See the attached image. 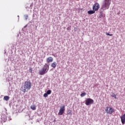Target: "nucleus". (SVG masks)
Wrapping results in <instances>:
<instances>
[{
  "label": "nucleus",
  "mask_w": 125,
  "mask_h": 125,
  "mask_svg": "<svg viewBox=\"0 0 125 125\" xmlns=\"http://www.w3.org/2000/svg\"><path fill=\"white\" fill-rule=\"evenodd\" d=\"M32 87V83L30 81H26L24 83V85L21 87V90L22 91V92H26L27 90H29V89H31V88Z\"/></svg>",
  "instance_id": "nucleus-1"
},
{
  "label": "nucleus",
  "mask_w": 125,
  "mask_h": 125,
  "mask_svg": "<svg viewBox=\"0 0 125 125\" xmlns=\"http://www.w3.org/2000/svg\"><path fill=\"white\" fill-rule=\"evenodd\" d=\"M111 0H104L102 3L101 9L102 10H106V9H109L110 7V5L111 4Z\"/></svg>",
  "instance_id": "nucleus-2"
},
{
  "label": "nucleus",
  "mask_w": 125,
  "mask_h": 125,
  "mask_svg": "<svg viewBox=\"0 0 125 125\" xmlns=\"http://www.w3.org/2000/svg\"><path fill=\"white\" fill-rule=\"evenodd\" d=\"M49 70V65L47 64H45L43 67L42 68V70L39 71V74L42 76L44 74H46L48 70Z\"/></svg>",
  "instance_id": "nucleus-3"
},
{
  "label": "nucleus",
  "mask_w": 125,
  "mask_h": 125,
  "mask_svg": "<svg viewBox=\"0 0 125 125\" xmlns=\"http://www.w3.org/2000/svg\"><path fill=\"white\" fill-rule=\"evenodd\" d=\"M105 111L109 115H111L114 112V108L111 106H107L105 109Z\"/></svg>",
  "instance_id": "nucleus-4"
},
{
  "label": "nucleus",
  "mask_w": 125,
  "mask_h": 125,
  "mask_svg": "<svg viewBox=\"0 0 125 125\" xmlns=\"http://www.w3.org/2000/svg\"><path fill=\"white\" fill-rule=\"evenodd\" d=\"M93 103H94V101L91 98H87L85 101V104L86 106H89V105H91Z\"/></svg>",
  "instance_id": "nucleus-5"
},
{
  "label": "nucleus",
  "mask_w": 125,
  "mask_h": 125,
  "mask_svg": "<svg viewBox=\"0 0 125 125\" xmlns=\"http://www.w3.org/2000/svg\"><path fill=\"white\" fill-rule=\"evenodd\" d=\"M65 112V105H63L60 107L58 115L60 116H62Z\"/></svg>",
  "instance_id": "nucleus-6"
},
{
  "label": "nucleus",
  "mask_w": 125,
  "mask_h": 125,
  "mask_svg": "<svg viewBox=\"0 0 125 125\" xmlns=\"http://www.w3.org/2000/svg\"><path fill=\"white\" fill-rule=\"evenodd\" d=\"M100 7V5H99V3H95L93 5L92 8L93 10H94L95 11H97L99 9Z\"/></svg>",
  "instance_id": "nucleus-7"
},
{
  "label": "nucleus",
  "mask_w": 125,
  "mask_h": 125,
  "mask_svg": "<svg viewBox=\"0 0 125 125\" xmlns=\"http://www.w3.org/2000/svg\"><path fill=\"white\" fill-rule=\"evenodd\" d=\"M46 62H47V63H50L51 62H53V58H52V57H48L46 59Z\"/></svg>",
  "instance_id": "nucleus-8"
},
{
  "label": "nucleus",
  "mask_w": 125,
  "mask_h": 125,
  "mask_svg": "<svg viewBox=\"0 0 125 125\" xmlns=\"http://www.w3.org/2000/svg\"><path fill=\"white\" fill-rule=\"evenodd\" d=\"M56 65H57V63L56 62H54L51 64V66L52 67V68H56Z\"/></svg>",
  "instance_id": "nucleus-9"
},
{
  "label": "nucleus",
  "mask_w": 125,
  "mask_h": 125,
  "mask_svg": "<svg viewBox=\"0 0 125 125\" xmlns=\"http://www.w3.org/2000/svg\"><path fill=\"white\" fill-rule=\"evenodd\" d=\"M88 14L91 15V14H94L95 13V11L94 10H90L88 11Z\"/></svg>",
  "instance_id": "nucleus-10"
},
{
  "label": "nucleus",
  "mask_w": 125,
  "mask_h": 125,
  "mask_svg": "<svg viewBox=\"0 0 125 125\" xmlns=\"http://www.w3.org/2000/svg\"><path fill=\"white\" fill-rule=\"evenodd\" d=\"M30 108L32 110H35L37 109L35 105H32L30 106Z\"/></svg>",
  "instance_id": "nucleus-11"
},
{
  "label": "nucleus",
  "mask_w": 125,
  "mask_h": 125,
  "mask_svg": "<svg viewBox=\"0 0 125 125\" xmlns=\"http://www.w3.org/2000/svg\"><path fill=\"white\" fill-rule=\"evenodd\" d=\"M4 100L6 101H8L9 100V97L8 96H5L4 97Z\"/></svg>",
  "instance_id": "nucleus-12"
},
{
  "label": "nucleus",
  "mask_w": 125,
  "mask_h": 125,
  "mask_svg": "<svg viewBox=\"0 0 125 125\" xmlns=\"http://www.w3.org/2000/svg\"><path fill=\"white\" fill-rule=\"evenodd\" d=\"M70 114L72 115V110L69 109L67 111V115H70Z\"/></svg>",
  "instance_id": "nucleus-13"
},
{
  "label": "nucleus",
  "mask_w": 125,
  "mask_h": 125,
  "mask_svg": "<svg viewBox=\"0 0 125 125\" xmlns=\"http://www.w3.org/2000/svg\"><path fill=\"white\" fill-rule=\"evenodd\" d=\"M85 95H86V93L83 92L80 95V96H81V97H83V96H85Z\"/></svg>",
  "instance_id": "nucleus-14"
},
{
  "label": "nucleus",
  "mask_w": 125,
  "mask_h": 125,
  "mask_svg": "<svg viewBox=\"0 0 125 125\" xmlns=\"http://www.w3.org/2000/svg\"><path fill=\"white\" fill-rule=\"evenodd\" d=\"M112 97H114V98H117V95H115V94L113 93L112 95H111Z\"/></svg>",
  "instance_id": "nucleus-15"
},
{
  "label": "nucleus",
  "mask_w": 125,
  "mask_h": 125,
  "mask_svg": "<svg viewBox=\"0 0 125 125\" xmlns=\"http://www.w3.org/2000/svg\"><path fill=\"white\" fill-rule=\"evenodd\" d=\"M47 93L48 95L51 94V90H48L47 91Z\"/></svg>",
  "instance_id": "nucleus-16"
},
{
  "label": "nucleus",
  "mask_w": 125,
  "mask_h": 125,
  "mask_svg": "<svg viewBox=\"0 0 125 125\" xmlns=\"http://www.w3.org/2000/svg\"><path fill=\"white\" fill-rule=\"evenodd\" d=\"M47 96H48V94L47 93L44 94L43 95L44 97H47Z\"/></svg>",
  "instance_id": "nucleus-17"
},
{
  "label": "nucleus",
  "mask_w": 125,
  "mask_h": 125,
  "mask_svg": "<svg viewBox=\"0 0 125 125\" xmlns=\"http://www.w3.org/2000/svg\"><path fill=\"white\" fill-rule=\"evenodd\" d=\"M29 73H33V69H32V67L29 68Z\"/></svg>",
  "instance_id": "nucleus-18"
},
{
  "label": "nucleus",
  "mask_w": 125,
  "mask_h": 125,
  "mask_svg": "<svg viewBox=\"0 0 125 125\" xmlns=\"http://www.w3.org/2000/svg\"><path fill=\"white\" fill-rule=\"evenodd\" d=\"M106 36H113V34H110L108 33H106Z\"/></svg>",
  "instance_id": "nucleus-19"
},
{
  "label": "nucleus",
  "mask_w": 125,
  "mask_h": 125,
  "mask_svg": "<svg viewBox=\"0 0 125 125\" xmlns=\"http://www.w3.org/2000/svg\"><path fill=\"white\" fill-rule=\"evenodd\" d=\"M67 31L71 30V26H69V27H67Z\"/></svg>",
  "instance_id": "nucleus-20"
},
{
  "label": "nucleus",
  "mask_w": 125,
  "mask_h": 125,
  "mask_svg": "<svg viewBox=\"0 0 125 125\" xmlns=\"http://www.w3.org/2000/svg\"><path fill=\"white\" fill-rule=\"evenodd\" d=\"M24 17H25L26 20H27V19H28V15H25L24 16Z\"/></svg>",
  "instance_id": "nucleus-21"
}]
</instances>
